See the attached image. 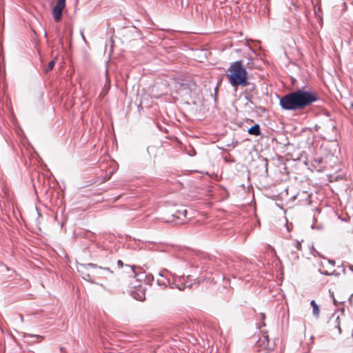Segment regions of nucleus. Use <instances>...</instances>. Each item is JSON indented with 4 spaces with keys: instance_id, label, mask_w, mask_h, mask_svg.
I'll use <instances>...</instances> for the list:
<instances>
[{
    "instance_id": "1",
    "label": "nucleus",
    "mask_w": 353,
    "mask_h": 353,
    "mask_svg": "<svg viewBox=\"0 0 353 353\" xmlns=\"http://www.w3.org/2000/svg\"><path fill=\"white\" fill-rule=\"evenodd\" d=\"M317 100L318 97L315 93L298 89L288 93V110H301Z\"/></svg>"
},
{
    "instance_id": "2",
    "label": "nucleus",
    "mask_w": 353,
    "mask_h": 353,
    "mask_svg": "<svg viewBox=\"0 0 353 353\" xmlns=\"http://www.w3.org/2000/svg\"><path fill=\"white\" fill-rule=\"evenodd\" d=\"M228 77L232 86H246L248 85L247 71L243 66L241 61L232 63L228 68Z\"/></svg>"
},
{
    "instance_id": "3",
    "label": "nucleus",
    "mask_w": 353,
    "mask_h": 353,
    "mask_svg": "<svg viewBox=\"0 0 353 353\" xmlns=\"http://www.w3.org/2000/svg\"><path fill=\"white\" fill-rule=\"evenodd\" d=\"M172 281L170 284L171 289H177L183 291L186 288H191L195 283L196 279L192 280L190 274L177 275L176 273L171 274Z\"/></svg>"
},
{
    "instance_id": "4",
    "label": "nucleus",
    "mask_w": 353,
    "mask_h": 353,
    "mask_svg": "<svg viewBox=\"0 0 353 353\" xmlns=\"http://www.w3.org/2000/svg\"><path fill=\"white\" fill-rule=\"evenodd\" d=\"M172 272L168 270L166 268L163 269L159 272V275L161 279H158L157 281V285L163 288L169 286L170 288V284L172 281L171 274H172Z\"/></svg>"
},
{
    "instance_id": "5",
    "label": "nucleus",
    "mask_w": 353,
    "mask_h": 353,
    "mask_svg": "<svg viewBox=\"0 0 353 353\" xmlns=\"http://www.w3.org/2000/svg\"><path fill=\"white\" fill-rule=\"evenodd\" d=\"M66 0H57L55 6L52 8V14L56 22L61 21L63 10L65 7Z\"/></svg>"
},
{
    "instance_id": "6",
    "label": "nucleus",
    "mask_w": 353,
    "mask_h": 353,
    "mask_svg": "<svg viewBox=\"0 0 353 353\" xmlns=\"http://www.w3.org/2000/svg\"><path fill=\"white\" fill-rule=\"evenodd\" d=\"M257 346L263 350L270 351L274 347V343H271L268 338L267 332H263L261 338H259L257 342Z\"/></svg>"
},
{
    "instance_id": "7",
    "label": "nucleus",
    "mask_w": 353,
    "mask_h": 353,
    "mask_svg": "<svg viewBox=\"0 0 353 353\" xmlns=\"http://www.w3.org/2000/svg\"><path fill=\"white\" fill-rule=\"evenodd\" d=\"M187 214L188 211L184 206H181L176 209L173 214L174 218L179 220L176 223H185V219L187 217Z\"/></svg>"
},
{
    "instance_id": "8",
    "label": "nucleus",
    "mask_w": 353,
    "mask_h": 353,
    "mask_svg": "<svg viewBox=\"0 0 353 353\" xmlns=\"http://www.w3.org/2000/svg\"><path fill=\"white\" fill-rule=\"evenodd\" d=\"M328 325L330 329L332 330L333 329H337L338 334H341L342 333V330L340 326V319L339 316L334 314L328 321Z\"/></svg>"
},
{
    "instance_id": "9",
    "label": "nucleus",
    "mask_w": 353,
    "mask_h": 353,
    "mask_svg": "<svg viewBox=\"0 0 353 353\" xmlns=\"http://www.w3.org/2000/svg\"><path fill=\"white\" fill-rule=\"evenodd\" d=\"M145 289L140 286L139 288L132 291V296L138 301H143L145 299Z\"/></svg>"
},
{
    "instance_id": "10",
    "label": "nucleus",
    "mask_w": 353,
    "mask_h": 353,
    "mask_svg": "<svg viewBox=\"0 0 353 353\" xmlns=\"http://www.w3.org/2000/svg\"><path fill=\"white\" fill-rule=\"evenodd\" d=\"M82 266L84 267L85 269L92 268L96 269L97 270H101V271L107 272L110 274L113 273V271H112L110 268L99 266L94 263H87V264H83V265H82ZM96 273L99 274V272L98 271H97Z\"/></svg>"
},
{
    "instance_id": "11",
    "label": "nucleus",
    "mask_w": 353,
    "mask_h": 353,
    "mask_svg": "<svg viewBox=\"0 0 353 353\" xmlns=\"http://www.w3.org/2000/svg\"><path fill=\"white\" fill-rule=\"evenodd\" d=\"M187 265L188 264L185 261L179 260L176 262L170 264V268L175 271L182 272L185 269Z\"/></svg>"
},
{
    "instance_id": "12",
    "label": "nucleus",
    "mask_w": 353,
    "mask_h": 353,
    "mask_svg": "<svg viewBox=\"0 0 353 353\" xmlns=\"http://www.w3.org/2000/svg\"><path fill=\"white\" fill-rule=\"evenodd\" d=\"M248 133L251 135L259 136L261 134L260 126L259 124H255L248 130Z\"/></svg>"
},
{
    "instance_id": "13",
    "label": "nucleus",
    "mask_w": 353,
    "mask_h": 353,
    "mask_svg": "<svg viewBox=\"0 0 353 353\" xmlns=\"http://www.w3.org/2000/svg\"><path fill=\"white\" fill-rule=\"evenodd\" d=\"M310 305L312 307V314L315 318H319L320 310L319 305L316 303L315 301L312 300L310 302Z\"/></svg>"
},
{
    "instance_id": "14",
    "label": "nucleus",
    "mask_w": 353,
    "mask_h": 353,
    "mask_svg": "<svg viewBox=\"0 0 353 353\" xmlns=\"http://www.w3.org/2000/svg\"><path fill=\"white\" fill-rule=\"evenodd\" d=\"M208 265H212L213 267H216L217 270H223V268L222 267V265H223V263L221 262V260H214V261H212V259L209 261L208 262Z\"/></svg>"
},
{
    "instance_id": "15",
    "label": "nucleus",
    "mask_w": 353,
    "mask_h": 353,
    "mask_svg": "<svg viewBox=\"0 0 353 353\" xmlns=\"http://www.w3.org/2000/svg\"><path fill=\"white\" fill-rule=\"evenodd\" d=\"M280 105L284 110H287V94L280 97Z\"/></svg>"
},
{
    "instance_id": "16",
    "label": "nucleus",
    "mask_w": 353,
    "mask_h": 353,
    "mask_svg": "<svg viewBox=\"0 0 353 353\" xmlns=\"http://www.w3.org/2000/svg\"><path fill=\"white\" fill-rule=\"evenodd\" d=\"M55 63H56V62H55V60H54H54L50 61L48 63V64L47 67L45 68V71H46V72H48L49 71L52 70L53 69V68H54V65H55Z\"/></svg>"
},
{
    "instance_id": "17",
    "label": "nucleus",
    "mask_w": 353,
    "mask_h": 353,
    "mask_svg": "<svg viewBox=\"0 0 353 353\" xmlns=\"http://www.w3.org/2000/svg\"><path fill=\"white\" fill-rule=\"evenodd\" d=\"M290 81H291V84H292V88L291 89H295V88H297V90L299 89L298 88V85H297V83H296V79H295L294 77L293 76H290Z\"/></svg>"
},
{
    "instance_id": "18",
    "label": "nucleus",
    "mask_w": 353,
    "mask_h": 353,
    "mask_svg": "<svg viewBox=\"0 0 353 353\" xmlns=\"http://www.w3.org/2000/svg\"><path fill=\"white\" fill-rule=\"evenodd\" d=\"M288 70H290V71H292V70L298 71L299 70V67L296 64H294L293 63H288Z\"/></svg>"
},
{
    "instance_id": "19",
    "label": "nucleus",
    "mask_w": 353,
    "mask_h": 353,
    "mask_svg": "<svg viewBox=\"0 0 353 353\" xmlns=\"http://www.w3.org/2000/svg\"><path fill=\"white\" fill-rule=\"evenodd\" d=\"M265 319V316L264 313H261L259 314V319L261 321L262 326H265V323L264 322V320Z\"/></svg>"
},
{
    "instance_id": "20",
    "label": "nucleus",
    "mask_w": 353,
    "mask_h": 353,
    "mask_svg": "<svg viewBox=\"0 0 353 353\" xmlns=\"http://www.w3.org/2000/svg\"><path fill=\"white\" fill-rule=\"evenodd\" d=\"M288 157H290V153H288ZM290 159H292L293 161H296V160H299L300 159V156L298 155V156H296V157H293L292 155L290 157ZM290 160V157H288V161Z\"/></svg>"
},
{
    "instance_id": "21",
    "label": "nucleus",
    "mask_w": 353,
    "mask_h": 353,
    "mask_svg": "<svg viewBox=\"0 0 353 353\" xmlns=\"http://www.w3.org/2000/svg\"><path fill=\"white\" fill-rule=\"evenodd\" d=\"M83 278L85 280H87V281H90V282H92V281L91 276H90V274H85Z\"/></svg>"
},
{
    "instance_id": "22",
    "label": "nucleus",
    "mask_w": 353,
    "mask_h": 353,
    "mask_svg": "<svg viewBox=\"0 0 353 353\" xmlns=\"http://www.w3.org/2000/svg\"><path fill=\"white\" fill-rule=\"evenodd\" d=\"M117 265H118L119 268H121L123 267L124 265H123V261L121 260H118L117 261Z\"/></svg>"
},
{
    "instance_id": "23",
    "label": "nucleus",
    "mask_w": 353,
    "mask_h": 353,
    "mask_svg": "<svg viewBox=\"0 0 353 353\" xmlns=\"http://www.w3.org/2000/svg\"><path fill=\"white\" fill-rule=\"evenodd\" d=\"M319 272H321V274H323V275H326V276H329V275H331V273H330L329 272L327 271H321V270H319Z\"/></svg>"
},
{
    "instance_id": "24",
    "label": "nucleus",
    "mask_w": 353,
    "mask_h": 353,
    "mask_svg": "<svg viewBox=\"0 0 353 353\" xmlns=\"http://www.w3.org/2000/svg\"><path fill=\"white\" fill-rule=\"evenodd\" d=\"M301 246V242L296 241L295 243V247L296 248V249L300 250Z\"/></svg>"
},
{
    "instance_id": "25",
    "label": "nucleus",
    "mask_w": 353,
    "mask_h": 353,
    "mask_svg": "<svg viewBox=\"0 0 353 353\" xmlns=\"http://www.w3.org/2000/svg\"><path fill=\"white\" fill-rule=\"evenodd\" d=\"M188 154H189L190 156H191V157L194 156V155L196 154V152H195V150H192V152H188Z\"/></svg>"
},
{
    "instance_id": "26",
    "label": "nucleus",
    "mask_w": 353,
    "mask_h": 353,
    "mask_svg": "<svg viewBox=\"0 0 353 353\" xmlns=\"http://www.w3.org/2000/svg\"><path fill=\"white\" fill-rule=\"evenodd\" d=\"M276 205H277V206H279V207L282 210H283L284 214H285V213H286V211L285 210V209H284V208H283V205H279V203H276Z\"/></svg>"
},
{
    "instance_id": "27",
    "label": "nucleus",
    "mask_w": 353,
    "mask_h": 353,
    "mask_svg": "<svg viewBox=\"0 0 353 353\" xmlns=\"http://www.w3.org/2000/svg\"><path fill=\"white\" fill-rule=\"evenodd\" d=\"M245 99L247 100L248 103L249 102L250 103H252V101L250 97L245 96Z\"/></svg>"
},
{
    "instance_id": "28",
    "label": "nucleus",
    "mask_w": 353,
    "mask_h": 353,
    "mask_svg": "<svg viewBox=\"0 0 353 353\" xmlns=\"http://www.w3.org/2000/svg\"><path fill=\"white\" fill-rule=\"evenodd\" d=\"M312 250L314 251V252H312L313 254L315 255L316 254L320 256L319 252L317 250H314V248L313 247H312Z\"/></svg>"
},
{
    "instance_id": "29",
    "label": "nucleus",
    "mask_w": 353,
    "mask_h": 353,
    "mask_svg": "<svg viewBox=\"0 0 353 353\" xmlns=\"http://www.w3.org/2000/svg\"><path fill=\"white\" fill-rule=\"evenodd\" d=\"M125 266L129 268L132 272H134V267L133 266H130V265H126Z\"/></svg>"
},
{
    "instance_id": "30",
    "label": "nucleus",
    "mask_w": 353,
    "mask_h": 353,
    "mask_svg": "<svg viewBox=\"0 0 353 353\" xmlns=\"http://www.w3.org/2000/svg\"><path fill=\"white\" fill-rule=\"evenodd\" d=\"M328 263H330L332 265H335V261L334 260H328Z\"/></svg>"
},
{
    "instance_id": "31",
    "label": "nucleus",
    "mask_w": 353,
    "mask_h": 353,
    "mask_svg": "<svg viewBox=\"0 0 353 353\" xmlns=\"http://www.w3.org/2000/svg\"><path fill=\"white\" fill-rule=\"evenodd\" d=\"M281 296L284 299H285V294L283 293V290H281Z\"/></svg>"
},
{
    "instance_id": "32",
    "label": "nucleus",
    "mask_w": 353,
    "mask_h": 353,
    "mask_svg": "<svg viewBox=\"0 0 353 353\" xmlns=\"http://www.w3.org/2000/svg\"><path fill=\"white\" fill-rule=\"evenodd\" d=\"M339 273H336V271H333L332 273H331V275H338Z\"/></svg>"
},
{
    "instance_id": "33",
    "label": "nucleus",
    "mask_w": 353,
    "mask_h": 353,
    "mask_svg": "<svg viewBox=\"0 0 353 353\" xmlns=\"http://www.w3.org/2000/svg\"><path fill=\"white\" fill-rule=\"evenodd\" d=\"M248 86H251L252 87V88H250V90H252V88H254V85L250 84L249 83H248Z\"/></svg>"
},
{
    "instance_id": "34",
    "label": "nucleus",
    "mask_w": 353,
    "mask_h": 353,
    "mask_svg": "<svg viewBox=\"0 0 353 353\" xmlns=\"http://www.w3.org/2000/svg\"><path fill=\"white\" fill-rule=\"evenodd\" d=\"M292 4L294 6V9L296 10L297 8V6H296L294 2H292Z\"/></svg>"
},
{
    "instance_id": "35",
    "label": "nucleus",
    "mask_w": 353,
    "mask_h": 353,
    "mask_svg": "<svg viewBox=\"0 0 353 353\" xmlns=\"http://www.w3.org/2000/svg\"><path fill=\"white\" fill-rule=\"evenodd\" d=\"M285 227L287 228V218H286V216H285Z\"/></svg>"
},
{
    "instance_id": "36",
    "label": "nucleus",
    "mask_w": 353,
    "mask_h": 353,
    "mask_svg": "<svg viewBox=\"0 0 353 353\" xmlns=\"http://www.w3.org/2000/svg\"><path fill=\"white\" fill-rule=\"evenodd\" d=\"M350 270H351L352 271H353V265H350Z\"/></svg>"
},
{
    "instance_id": "37",
    "label": "nucleus",
    "mask_w": 353,
    "mask_h": 353,
    "mask_svg": "<svg viewBox=\"0 0 353 353\" xmlns=\"http://www.w3.org/2000/svg\"><path fill=\"white\" fill-rule=\"evenodd\" d=\"M295 199H296V196H293L292 197V200H294Z\"/></svg>"
},
{
    "instance_id": "38",
    "label": "nucleus",
    "mask_w": 353,
    "mask_h": 353,
    "mask_svg": "<svg viewBox=\"0 0 353 353\" xmlns=\"http://www.w3.org/2000/svg\"><path fill=\"white\" fill-rule=\"evenodd\" d=\"M21 320L23 321V317L22 315H21Z\"/></svg>"
},
{
    "instance_id": "39",
    "label": "nucleus",
    "mask_w": 353,
    "mask_h": 353,
    "mask_svg": "<svg viewBox=\"0 0 353 353\" xmlns=\"http://www.w3.org/2000/svg\"><path fill=\"white\" fill-rule=\"evenodd\" d=\"M290 125H291L290 124H289V123L288 124V131L290 130Z\"/></svg>"
},
{
    "instance_id": "40",
    "label": "nucleus",
    "mask_w": 353,
    "mask_h": 353,
    "mask_svg": "<svg viewBox=\"0 0 353 353\" xmlns=\"http://www.w3.org/2000/svg\"><path fill=\"white\" fill-rule=\"evenodd\" d=\"M288 232H290V226H289V225H288Z\"/></svg>"
},
{
    "instance_id": "41",
    "label": "nucleus",
    "mask_w": 353,
    "mask_h": 353,
    "mask_svg": "<svg viewBox=\"0 0 353 353\" xmlns=\"http://www.w3.org/2000/svg\"><path fill=\"white\" fill-rule=\"evenodd\" d=\"M334 303L335 305H336V300L334 299Z\"/></svg>"
},
{
    "instance_id": "42",
    "label": "nucleus",
    "mask_w": 353,
    "mask_h": 353,
    "mask_svg": "<svg viewBox=\"0 0 353 353\" xmlns=\"http://www.w3.org/2000/svg\"><path fill=\"white\" fill-rule=\"evenodd\" d=\"M352 106H353V104H352Z\"/></svg>"
}]
</instances>
